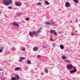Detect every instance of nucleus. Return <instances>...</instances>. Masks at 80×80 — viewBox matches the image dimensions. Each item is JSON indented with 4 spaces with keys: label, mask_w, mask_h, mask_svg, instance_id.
<instances>
[{
    "label": "nucleus",
    "mask_w": 80,
    "mask_h": 80,
    "mask_svg": "<svg viewBox=\"0 0 80 80\" xmlns=\"http://www.w3.org/2000/svg\"><path fill=\"white\" fill-rule=\"evenodd\" d=\"M8 2L7 0H2L3 4L5 5L6 6H8L10 4H12V2L11 0H8Z\"/></svg>",
    "instance_id": "nucleus-1"
},
{
    "label": "nucleus",
    "mask_w": 80,
    "mask_h": 80,
    "mask_svg": "<svg viewBox=\"0 0 80 80\" xmlns=\"http://www.w3.org/2000/svg\"><path fill=\"white\" fill-rule=\"evenodd\" d=\"M29 35H30V37H32L33 35H37V32L36 31H33V32H30L29 33Z\"/></svg>",
    "instance_id": "nucleus-2"
},
{
    "label": "nucleus",
    "mask_w": 80,
    "mask_h": 80,
    "mask_svg": "<svg viewBox=\"0 0 80 80\" xmlns=\"http://www.w3.org/2000/svg\"><path fill=\"white\" fill-rule=\"evenodd\" d=\"M45 23L47 25H55V22H45Z\"/></svg>",
    "instance_id": "nucleus-3"
},
{
    "label": "nucleus",
    "mask_w": 80,
    "mask_h": 80,
    "mask_svg": "<svg viewBox=\"0 0 80 80\" xmlns=\"http://www.w3.org/2000/svg\"><path fill=\"white\" fill-rule=\"evenodd\" d=\"M15 5L18 7L22 6V2L20 1H18L15 3Z\"/></svg>",
    "instance_id": "nucleus-4"
},
{
    "label": "nucleus",
    "mask_w": 80,
    "mask_h": 80,
    "mask_svg": "<svg viewBox=\"0 0 80 80\" xmlns=\"http://www.w3.org/2000/svg\"><path fill=\"white\" fill-rule=\"evenodd\" d=\"M73 70H71L70 71V73H75V72H77V69L75 67L73 68Z\"/></svg>",
    "instance_id": "nucleus-5"
},
{
    "label": "nucleus",
    "mask_w": 80,
    "mask_h": 80,
    "mask_svg": "<svg viewBox=\"0 0 80 80\" xmlns=\"http://www.w3.org/2000/svg\"><path fill=\"white\" fill-rule=\"evenodd\" d=\"M50 32L51 33V34H52V33H54L55 35L56 36L57 35V32H55V31L53 29H51L50 30Z\"/></svg>",
    "instance_id": "nucleus-6"
},
{
    "label": "nucleus",
    "mask_w": 80,
    "mask_h": 80,
    "mask_svg": "<svg viewBox=\"0 0 80 80\" xmlns=\"http://www.w3.org/2000/svg\"><path fill=\"white\" fill-rule=\"evenodd\" d=\"M67 68L68 70L72 69L73 68V65L71 64H70L69 65H68L67 66Z\"/></svg>",
    "instance_id": "nucleus-7"
},
{
    "label": "nucleus",
    "mask_w": 80,
    "mask_h": 80,
    "mask_svg": "<svg viewBox=\"0 0 80 80\" xmlns=\"http://www.w3.org/2000/svg\"><path fill=\"white\" fill-rule=\"evenodd\" d=\"M70 4L68 2H67L66 3L65 6L66 7H70Z\"/></svg>",
    "instance_id": "nucleus-8"
},
{
    "label": "nucleus",
    "mask_w": 80,
    "mask_h": 80,
    "mask_svg": "<svg viewBox=\"0 0 80 80\" xmlns=\"http://www.w3.org/2000/svg\"><path fill=\"white\" fill-rule=\"evenodd\" d=\"M13 25L14 26H16V27H19V25L18 24V23L16 22H14L13 23Z\"/></svg>",
    "instance_id": "nucleus-9"
},
{
    "label": "nucleus",
    "mask_w": 80,
    "mask_h": 80,
    "mask_svg": "<svg viewBox=\"0 0 80 80\" xmlns=\"http://www.w3.org/2000/svg\"><path fill=\"white\" fill-rule=\"evenodd\" d=\"M5 49V47L4 46L0 48V53H2L3 50Z\"/></svg>",
    "instance_id": "nucleus-10"
},
{
    "label": "nucleus",
    "mask_w": 80,
    "mask_h": 80,
    "mask_svg": "<svg viewBox=\"0 0 80 80\" xmlns=\"http://www.w3.org/2000/svg\"><path fill=\"white\" fill-rule=\"evenodd\" d=\"M39 48L38 47H37L36 48L35 47H34L33 48V51L34 52H36V51H38V50Z\"/></svg>",
    "instance_id": "nucleus-11"
},
{
    "label": "nucleus",
    "mask_w": 80,
    "mask_h": 80,
    "mask_svg": "<svg viewBox=\"0 0 80 80\" xmlns=\"http://www.w3.org/2000/svg\"><path fill=\"white\" fill-rule=\"evenodd\" d=\"M25 57H21L20 58L19 60V62H22L23 60H25Z\"/></svg>",
    "instance_id": "nucleus-12"
},
{
    "label": "nucleus",
    "mask_w": 80,
    "mask_h": 80,
    "mask_svg": "<svg viewBox=\"0 0 80 80\" xmlns=\"http://www.w3.org/2000/svg\"><path fill=\"white\" fill-rule=\"evenodd\" d=\"M21 69V68L20 67H18L15 69L14 70L15 71H18V70H20Z\"/></svg>",
    "instance_id": "nucleus-13"
},
{
    "label": "nucleus",
    "mask_w": 80,
    "mask_h": 80,
    "mask_svg": "<svg viewBox=\"0 0 80 80\" xmlns=\"http://www.w3.org/2000/svg\"><path fill=\"white\" fill-rule=\"evenodd\" d=\"M21 49L22 51H23V52H24L25 51V48L24 47H22L21 48Z\"/></svg>",
    "instance_id": "nucleus-14"
},
{
    "label": "nucleus",
    "mask_w": 80,
    "mask_h": 80,
    "mask_svg": "<svg viewBox=\"0 0 80 80\" xmlns=\"http://www.w3.org/2000/svg\"><path fill=\"white\" fill-rule=\"evenodd\" d=\"M45 3L46 4V5H50V3H49V2H48V1H45Z\"/></svg>",
    "instance_id": "nucleus-15"
},
{
    "label": "nucleus",
    "mask_w": 80,
    "mask_h": 80,
    "mask_svg": "<svg viewBox=\"0 0 80 80\" xmlns=\"http://www.w3.org/2000/svg\"><path fill=\"white\" fill-rule=\"evenodd\" d=\"M60 48L61 49H63V48H64V46H63L62 45H60Z\"/></svg>",
    "instance_id": "nucleus-16"
},
{
    "label": "nucleus",
    "mask_w": 80,
    "mask_h": 80,
    "mask_svg": "<svg viewBox=\"0 0 80 80\" xmlns=\"http://www.w3.org/2000/svg\"><path fill=\"white\" fill-rule=\"evenodd\" d=\"M17 80V77H13L11 79V80Z\"/></svg>",
    "instance_id": "nucleus-17"
},
{
    "label": "nucleus",
    "mask_w": 80,
    "mask_h": 80,
    "mask_svg": "<svg viewBox=\"0 0 80 80\" xmlns=\"http://www.w3.org/2000/svg\"><path fill=\"white\" fill-rule=\"evenodd\" d=\"M12 50L14 52L16 50V48L13 47L12 48Z\"/></svg>",
    "instance_id": "nucleus-18"
},
{
    "label": "nucleus",
    "mask_w": 80,
    "mask_h": 80,
    "mask_svg": "<svg viewBox=\"0 0 80 80\" xmlns=\"http://www.w3.org/2000/svg\"><path fill=\"white\" fill-rule=\"evenodd\" d=\"M67 58V57L66 56H62V59L63 60H65V58Z\"/></svg>",
    "instance_id": "nucleus-19"
},
{
    "label": "nucleus",
    "mask_w": 80,
    "mask_h": 80,
    "mask_svg": "<svg viewBox=\"0 0 80 80\" xmlns=\"http://www.w3.org/2000/svg\"><path fill=\"white\" fill-rule=\"evenodd\" d=\"M41 29H38V31H37V32L38 33H40V32H41Z\"/></svg>",
    "instance_id": "nucleus-20"
},
{
    "label": "nucleus",
    "mask_w": 80,
    "mask_h": 80,
    "mask_svg": "<svg viewBox=\"0 0 80 80\" xmlns=\"http://www.w3.org/2000/svg\"><path fill=\"white\" fill-rule=\"evenodd\" d=\"M17 14L18 15H22V14L21 13V12H17Z\"/></svg>",
    "instance_id": "nucleus-21"
},
{
    "label": "nucleus",
    "mask_w": 80,
    "mask_h": 80,
    "mask_svg": "<svg viewBox=\"0 0 80 80\" xmlns=\"http://www.w3.org/2000/svg\"><path fill=\"white\" fill-rule=\"evenodd\" d=\"M73 1L74 2H75L76 3H78V0H74Z\"/></svg>",
    "instance_id": "nucleus-22"
},
{
    "label": "nucleus",
    "mask_w": 80,
    "mask_h": 80,
    "mask_svg": "<svg viewBox=\"0 0 80 80\" xmlns=\"http://www.w3.org/2000/svg\"><path fill=\"white\" fill-rule=\"evenodd\" d=\"M27 63L28 64H31V61H29V60H28L27 61Z\"/></svg>",
    "instance_id": "nucleus-23"
},
{
    "label": "nucleus",
    "mask_w": 80,
    "mask_h": 80,
    "mask_svg": "<svg viewBox=\"0 0 80 80\" xmlns=\"http://www.w3.org/2000/svg\"><path fill=\"white\" fill-rule=\"evenodd\" d=\"M45 73H48V70H47V68H45Z\"/></svg>",
    "instance_id": "nucleus-24"
},
{
    "label": "nucleus",
    "mask_w": 80,
    "mask_h": 80,
    "mask_svg": "<svg viewBox=\"0 0 80 80\" xmlns=\"http://www.w3.org/2000/svg\"><path fill=\"white\" fill-rule=\"evenodd\" d=\"M16 77H17V80H19L20 78L19 77V76L18 75H16Z\"/></svg>",
    "instance_id": "nucleus-25"
},
{
    "label": "nucleus",
    "mask_w": 80,
    "mask_h": 80,
    "mask_svg": "<svg viewBox=\"0 0 80 80\" xmlns=\"http://www.w3.org/2000/svg\"><path fill=\"white\" fill-rule=\"evenodd\" d=\"M40 57H41V55H38L37 56V58H40Z\"/></svg>",
    "instance_id": "nucleus-26"
},
{
    "label": "nucleus",
    "mask_w": 80,
    "mask_h": 80,
    "mask_svg": "<svg viewBox=\"0 0 80 80\" xmlns=\"http://www.w3.org/2000/svg\"><path fill=\"white\" fill-rule=\"evenodd\" d=\"M42 4V3L41 2H38L37 3L38 5H40Z\"/></svg>",
    "instance_id": "nucleus-27"
},
{
    "label": "nucleus",
    "mask_w": 80,
    "mask_h": 80,
    "mask_svg": "<svg viewBox=\"0 0 80 80\" xmlns=\"http://www.w3.org/2000/svg\"><path fill=\"white\" fill-rule=\"evenodd\" d=\"M29 20H30V18H28L26 19V21H29Z\"/></svg>",
    "instance_id": "nucleus-28"
},
{
    "label": "nucleus",
    "mask_w": 80,
    "mask_h": 80,
    "mask_svg": "<svg viewBox=\"0 0 80 80\" xmlns=\"http://www.w3.org/2000/svg\"><path fill=\"white\" fill-rule=\"evenodd\" d=\"M75 34H76L75 33L72 32V36H73V35H75Z\"/></svg>",
    "instance_id": "nucleus-29"
},
{
    "label": "nucleus",
    "mask_w": 80,
    "mask_h": 80,
    "mask_svg": "<svg viewBox=\"0 0 80 80\" xmlns=\"http://www.w3.org/2000/svg\"><path fill=\"white\" fill-rule=\"evenodd\" d=\"M56 45H57L56 43H54L52 44V46H53V47H55Z\"/></svg>",
    "instance_id": "nucleus-30"
},
{
    "label": "nucleus",
    "mask_w": 80,
    "mask_h": 80,
    "mask_svg": "<svg viewBox=\"0 0 80 80\" xmlns=\"http://www.w3.org/2000/svg\"><path fill=\"white\" fill-rule=\"evenodd\" d=\"M71 62V61H70V60H67V62Z\"/></svg>",
    "instance_id": "nucleus-31"
},
{
    "label": "nucleus",
    "mask_w": 80,
    "mask_h": 80,
    "mask_svg": "<svg viewBox=\"0 0 80 80\" xmlns=\"http://www.w3.org/2000/svg\"><path fill=\"white\" fill-rule=\"evenodd\" d=\"M8 9H11V8H12V7H8Z\"/></svg>",
    "instance_id": "nucleus-32"
},
{
    "label": "nucleus",
    "mask_w": 80,
    "mask_h": 80,
    "mask_svg": "<svg viewBox=\"0 0 80 80\" xmlns=\"http://www.w3.org/2000/svg\"><path fill=\"white\" fill-rule=\"evenodd\" d=\"M75 35H77V36H78L79 35H79V34H78L76 33Z\"/></svg>",
    "instance_id": "nucleus-33"
},
{
    "label": "nucleus",
    "mask_w": 80,
    "mask_h": 80,
    "mask_svg": "<svg viewBox=\"0 0 80 80\" xmlns=\"http://www.w3.org/2000/svg\"><path fill=\"white\" fill-rule=\"evenodd\" d=\"M41 74L42 75H44V73L42 72V73H41Z\"/></svg>",
    "instance_id": "nucleus-34"
},
{
    "label": "nucleus",
    "mask_w": 80,
    "mask_h": 80,
    "mask_svg": "<svg viewBox=\"0 0 80 80\" xmlns=\"http://www.w3.org/2000/svg\"><path fill=\"white\" fill-rule=\"evenodd\" d=\"M65 62H67V59H65L64 60Z\"/></svg>",
    "instance_id": "nucleus-35"
},
{
    "label": "nucleus",
    "mask_w": 80,
    "mask_h": 80,
    "mask_svg": "<svg viewBox=\"0 0 80 80\" xmlns=\"http://www.w3.org/2000/svg\"><path fill=\"white\" fill-rule=\"evenodd\" d=\"M59 34H62V32H59Z\"/></svg>",
    "instance_id": "nucleus-36"
},
{
    "label": "nucleus",
    "mask_w": 80,
    "mask_h": 80,
    "mask_svg": "<svg viewBox=\"0 0 80 80\" xmlns=\"http://www.w3.org/2000/svg\"><path fill=\"white\" fill-rule=\"evenodd\" d=\"M0 71H2V69L1 68H0Z\"/></svg>",
    "instance_id": "nucleus-37"
},
{
    "label": "nucleus",
    "mask_w": 80,
    "mask_h": 80,
    "mask_svg": "<svg viewBox=\"0 0 80 80\" xmlns=\"http://www.w3.org/2000/svg\"><path fill=\"white\" fill-rule=\"evenodd\" d=\"M50 40L51 41H52L53 40H52V39L51 38H50Z\"/></svg>",
    "instance_id": "nucleus-38"
},
{
    "label": "nucleus",
    "mask_w": 80,
    "mask_h": 80,
    "mask_svg": "<svg viewBox=\"0 0 80 80\" xmlns=\"http://www.w3.org/2000/svg\"><path fill=\"white\" fill-rule=\"evenodd\" d=\"M70 23H72V21H70Z\"/></svg>",
    "instance_id": "nucleus-39"
},
{
    "label": "nucleus",
    "mask_w": 80,
    "mask_h": 80,
    "mask_svg": "<svg viewBox=\"0 0 80 80\" xmlns=\"http://www.w3.org/2000/svg\"><path fill=\"white\" fill-rule=\"evenodd\" d=\"M2 12H0V14H1Z\"/></svg>",
    "instance_id": "nucleus-40"
},
{
    "label": "nucleus",
    "mask_w": 80,
    "mask_h": 80,
    "mask_svg": "<svg viewBox=\"0 0 80 80\" xmlns=\"http://www.w3.org/2000/svg\"><path fill=\"white\" fill-rule=\"evenodd\" d=\"M4 63H6V62H5V61H4Z\"/></svg>",
    "instance_id": "nucleus-41"
}]
</instances>
